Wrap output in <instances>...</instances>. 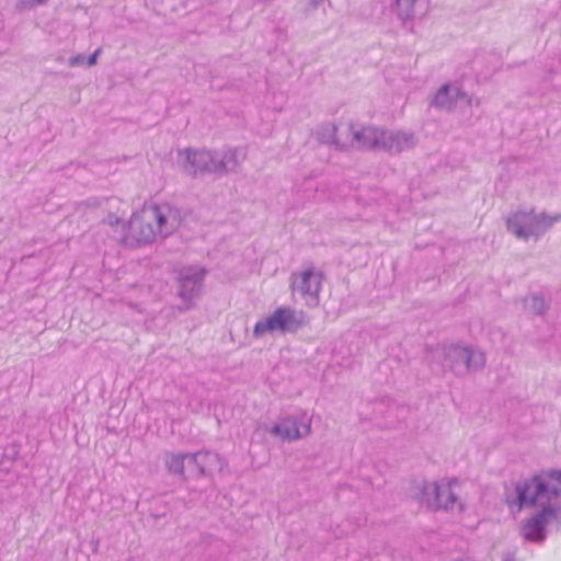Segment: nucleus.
<instances>
[{"label":"nucleus","instance_id":"obj_3","mask_svg":"<svg viewBox=\"0 0 561 561\" xmlns=\"http://www.w3.org/2000/svg\"><path fill=\"white\" fill-rule=\"evenodd\" d=\"M461 482L455 477L439 479H414L411 482L412 497L432 512L461 515L467 511L466 501L459 491Z\"/></svg>","mask_w":561,"mask_h":561},{"label":"nucleus","instance_id":"obj_18","mask_svg":"<svg viewBox=\"0 0 561 561\" xmlns=\"http://www.w3.org/2000/svg\"><path fill=\"white\" fill-rule=\"evenodd\" d=\"M356 122L353 119H344L343 126H341V135L337 140V152H351L354 150V131Z\"/></svg>","mask_w":561,"mask_h":561},{"label":"nucleus","instance_id":"obj_22","mask_svg":"<svg viewBox=\"0 0 561 561\" xmlns=\"http://www.w3.org/2000/svg\"><path fill=\"white\" fill-rule=\"evenodd\" d=\"M100 51H101L100 49H96L92 56H90L88 59H85V65L89 67L94 66L96 64V59H98Z\"/></svg>","mask_w":561,"mask_h":561},{"label":"nucleus","instance_id":"obj_5","mask_svg":"<svg viewBox=\"0 0 561 561\" xmlns=\"http://www.w3.org/2000/svg\"><path fill=\"white\" fill-rule=\"evenodd\" d=\"M435 360L445 371L465 376L482 370L486 365V354L469 343L448 342L437 347Z\"/></svg>","mask_w":561,"mask_h":561},{"label":"nucleus","instance_id":"obj_12","mask_svg":"<svg viewBox=\"0 0 561 561\" xmlns=\"http://www.w3.org/2000/svg\"><path fill=\"white\" fill-rule=\"evenodd\" d=\"M192 477H214L227 468L226 459L216 451L199 450L192 453Z\"/></svg>","mask_w":561,"mask_h":561},{"label":"nucleus","instance_id":"obj_13","mask_svg":"<svg viewBox=\"0 0 561 561\" xmlns=\"http://www.w3.org/2000/svg\"><path fill=\"white\" fill-rule=\"evenodd\" d=\"M205 270L201 266L184 267L179 273V295L186 301L194 300L202 288Z\"/></svg>","mask_w":561,"mask_h":561},{"label":"nucleus","instance_id":"obj_17","mask_svg":"<svg viewBox=\"0 0 561 561\" xmlns=\"http://www.w3.org/2000/svg\"><path fill=\"white\" fill-rule=\"evenodd\" d=\"M192 454H168L164 457V466L168 472L182 480H187L192 476Z\"/></svg>","mask_w":561,"mask_h":561},{"label":"nucleus","instance_id":"obj_23","mask_svg":"<svg viewBox=\"0 0 561 561\" xmlns=\"http://www.w3.org/2000/svg\"><path fill=\"white\" fill-rule=\"evenodd\" d=\"M49 0H24V3L26 7H30V8H34V7H37V5H42L46 2H48Z\"/></svg>","mask_w":561,"mask_h":561},{"label":"nucleus","instance_id":"obj_10","mask_svg":"<svg viewBox=\"0 0 561 561\" xmlns=\"http://www.w3.org/2000/svg\"><path fill=\"white\" fill-rule=\"evenodd\" d=\"M179 168L191 178L214 174L213 150L185 148L178 153Z\"/></svg>","mask_w":561,"mask_h":561},{"label":"nucleus","instance_id":"obj_9","mask_svg":"<svg viewBox=\"0 0 561 561\" xmlns=\"http://www.w3.org/2000/svg\"><path fill=\"white\" fill-rule=\"evenodd\" d=\"M313 417L308 411L289 413L276 419L267 428V433L282 443H295L311 436Z\"/></svg>","mask_w":561,"mask_h":561},{"label":"nucleus","instance_id":"obj_15","mask_svg":"<svg viewBox=\"0 0 561 561\" xmlns=\"http://www.w3.org/2000/svg\"><path fill=\"white\" fill-rule=\"evenodd\" d=\"M380 126L374 124L355 125L354 150L378 151Z\"/></svg>","mask_w":561,"mask_h":561},{"label":"nucleus","instance_id":"obj_4","mask_svg":"<svg viewBox=\"0 0 561 561\" xmlns=\"http://www.w3.org/2000/svg\"><path fill=\"white\" fill-rule=\"evenodd\" d=\"M558 222H561V211L535 206L513 208L504 217L506 232L523 243L537 242Z\"/></svg>","mask_w":561,"mask_h":561},{"label":"nucleus","instance_id":"obj_14","mask_svg":"<svg viewBox=\"0 0 561 561\" xmlns=\"http://www.w3.org/2000/svg\"><path fill=\"white\" fill-rule=\"evenodd\" d=\"M214 174L224 175L236 171L244 159L241 148L229 147L220 151H213Z\"/></svg>","mask_w":561,"mask_h":561},{"label":"nucleus","instance_id":"obj_16","mask_svg":"<svg viewBox=\"0 0 561 561\" xmlns=\"http://www.w3.org/2000/svg\"><path fill=\"white\" fill-rule=\"evenodd\" d=\"M344 119L345 118L322 122L312 130V137L319 144L328 146L336 151L337 140L341 135V126H343Z\"/></svg>","mask_w":561,"mask_h":561},{"label":"nucleus","instance_id":"obj_11","mask_svg":"<svg viewBox=\"0 0 561 561\" xmlns=\"http://www.w3.org/2000/svg\"><path fill=\"white\" fill-rule=\"evenodd\" d=\"M378 151L399 154L414 148L417 138L414 133L404 129H386L380 127Z\"/></svg>","mask_w":561,"mask_h":561},{"label":"nucleus","instance_id":"obj_1","mask_svg":"<svg viewBox=\"0 0 561 561\" xmlns=\"http://www.w3.org/2000/svg\"><path fill=\"white\" fill-rule=\"evenodd\" d=\"M561 468L542 470L505 489L504 502L513 513L530 510L518 526L520 537L541 543L561 525Z\"/></svg>","mask_w":561,"mask_h":561},{"label":"nucleus","instance_id":"obj_19","mask_svg":"<svg viewBox=\"0 0 561 561\" xmlns=\"http://www.w3.org/2000/svg\"><path fill=\"white\" fill-rule=\"evenodd\" d=\"M523 304L527 311L538 316L543 314L548 309V305L543 297L535 294L526 296L523 299Z\"/></svg>","mask_w":561,"mask_h":561},{"label":"nucleus","instance_id":"obj_21","mask_svg":"<svg viewBox=\"0 0 561 561\" xmlns=\"http://www.w3.org/2000/svg\"><path fill=\"white\" fill-rule=\"evenodd\" d=\"M68 64L70 67H80L85 65V57L81 54L69 58Z\"/></svg>","mask_w":561,"mask_h":561},{"label":"nucleus","instance_id":"obj_6","mask_svg":"<svg viewBox=\"0 0 561 561\" xmlns=\"http://www.w3.org/2000/svg\"><path fill=\"white\" fill-rule=\"evenodd\" d=\"M306 325V314L290 306H279L260 317L253 324L251 336L262 340L267 336L296 333Z\"/></svg>","mask_w":561,"mask_h":561},{"label":"nucleus","instance_id":"obj_8","mask_svg":"<svg viewBox=\"0 0 561 561\" xmlns=\"http://www.w3.org/2000/svg\"><path fill=\"white\" fill-rule=\"evenodd\" d=\"M325 275L314 265H306L290 275V290L309 309L320 306Z\"/></svg>","mask_w":561,"mask_h":561},{"label":"nucleus","instance_id":"obj_20","mask_svg":"<svg viewBox=\"0 0 561 561\" xmlns=\"http://www.w3.org/2000/svg\"><path fill=\"white\" fill-rule=\"evenodd\" d=\"M417 0H396L398 14L402 19H411L415 14V2Z\"/></svg>","mask_w":561,"mask_h":561},{"label":"nucleus","instance_id":"obj_7","mask_svg":"<svg viewBox=\"0 0 561 561\" xmlns=\"http://www.w3.org/2000/svg\"><path fill=\"white\" fill-rule=\"evenodd\" d=\"M428 105L445 113H456L480 105L479 98L469 93L456 81H447L437 87L428 96Z\"/></svg>","mask_w":561,"mask_h":561},{"label":"nucleus","instance_id":"obj_2","mask_svg":"<svg viewBox=\"0 0 561 561\" xmlns=\"http://www.w3.org/2000/svg\"><path fill=\"white\" fill-rule=\"evenodd\" d=\"M122 202H113L102 218V224L116 241L127 249H140L174 234L183 224L182 210L169 202H149L134 210L124 220Z\"/></svg>","mask_w":561,"mask_h":561}]
</instances>
